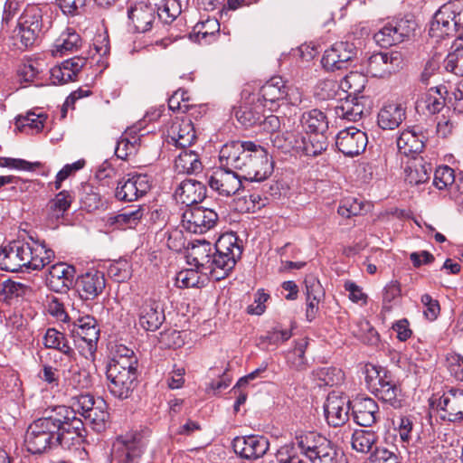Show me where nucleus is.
Returning a JSON list of instances; mask_svg holds the SVG:
<instances>
[{
	"mask_svg": "<svg viewBox=\"0 0 463 463\" xmlns=\"http://www.w3.org/2000/svg\"><path fill=\"white\" fill-rule=\"evenodd\" d=\"M28 427L24 443L32 454H41L52 446L65 449L79 445L84 436V424L67 406H56Z\"/></svg>",
	"mask_w": 463,
	"mask_h": 463,
	"instance_id": "f257e3e1",
	"label": "nucleus"
},
{
	"mask_svg": "<svg viewBox=\"0 0 463 463\" xmlns=\"http://www.w3.org/2000/svg\"><path fill=\"white\" fill-rule=\"evenodd\" d=\"M222 165L241 172L245 180L261 182L273 172V162L267 150L252 141H232L222 146L219 153Z\"/></svg>",
	"mask_w": 463,
	"mask_h": 463,
	"instance_id": "f03ea898",
	"label": "nucleus"
},
{
	"mask_svg": "<svg viewBox=\"0 0 463 463\" xmlns=\"http://www.w3.org/2000/svg\"><path fill=\"white\" fill-rule=\"evenodd\" d=\"M13 241L0 250V269L8 272L42 269L54 258L45 243L34 241Z\"/></svg>",
	"mask_w": 463,
	"mask_h": 463,
	"instance_id": "7ed1b4c3",
	"label": "nucleus"
},
{
	"mask_svg": "<svg viewBox=\"0 0 463 463\" xmlns=\"http://www.w3.org/2000/svg\"><path fill=\"white\" fill-rule=\"evenodd\" d=\"M326 117L319 109L302 114L300 125L295 130L291 151L300 156H317L327 147L326 138L322 134L327 128Z\"/></svg>",
	"mask_w": 463,
	"mask_h": 463,
	"instance_id": "20e7f679",
	"label": "nucleus"
},
{
	"mask_svg": "<svg viewBox=\"0 0 463 463\" xmlns=\"http://www.w3.org/2000/svg\"><path fill=\"white\" fill-rule=\"evenodd\" d=\"M52 10L48 5H28L13 30L12 38L19 49L33 46L52 26Z\"/></svg>",
	"mask_w": 463,
	"mask_h": 463,
	"instance_id": "39448f33",
	"label": "nucleus"
},
{
	"mask_svg": "<svg viewBox=\"0 0 463 463\" xmlns=\"http://www.w3.org/2000/svg\"><path fill=\"white\" fill-rule=\"evenodd\" d=\"M242 250L232 233L220 236L214 244V252L211 260L209 273L215 280L227 277L241 258Z\"/></svg>",
	"mask_w": 463,
	"mask_h": 463,
	"instance_id": "423d86ee",
	"label": "nucleus"
},
{
	"mask_svg": "<svg viewBox=\"0 0 463 463\" xmlns=\"http://www.w3.org/2000/svg\"><path fill=\"white\" fill-rule=\"evenodd\" d=\"M116 361L109 363L106 375L109 381L108 388L109 392L120 400L128 399L136 386L137 377V368L134 360Z\"/></svg>",
	"mask_w": 463,
	"mask_h": 463,
	"instance_id": "0eeeda50",
	"label": "nucleus"
},
{
	"mask_svg": "<svg viewBox=\"0 0 463 463\" xmlns=\"http://www.w3.org/2000/svg\"><path fill=\"white\" fill-rule=\"evenodd\" d=\"M366 383L375 396L393 408L402 406V394L400 387L388 374L387 371L378 370L372 365L366 368Z\"/></svg>",
	"mask_w": 463,
	"mask_h": 463,
	"instance_id": "6e6552de",
	"label": "nucleus"
},
{
	"mask_svg": "<svg viewBox=\"0 0 463 463\" xmlns=\"http://www.w3.org/2000/svg\"><path fill=\"white\" fill-rule=\"evenodd\" d=\"M146 448V440L140 432L120 435L113 443L110 463H138Z\"/></svg>",
	"mask_w": 463,
	"mask_h": 463,
	"instance_id": "1a4fd4ad",
	"label": "nucleus"
},
{
	"mask_svg": "<svg viewBox=\"0 0 463 463\" xmlns=\"http://www.w3.org/2000/svg\"><path fill=\"white\" fill-rule=\"evenodd\" d=\"M417 27L416 21L411 15L392 19L374 33V41L383 48L401 43L410 38Z\"/></svg>",
	"mask_w": 463,
	"mask_h": 463,
	"instance_id": "9d476101",
	"label": "nucleus"
},
{
	"mask_svg": "<svg viewBox=\"0 0 463 463\" xmlns=\"http://www.w3.org/2000/svg\"><path fill=\"white\" fill-rule=\"evenodd\" d=\"M326 439L315 431H297L291 441V463H310Z\"/></svg>",
	"mask_w": 463,
	"mask_h": 463,
	"instance_id": "9b49d317",
	"label": "nucleus"
},
{
	"mask_svg": "<svg viewBox=\"0 0 463 463\" xmlns=\"http://www.w3.org/2000/svg\"><path fill=\"white\" fill-rule=\"evenodd\" d=\"M221 165L208 179L210 188L219 195L230 197L236 194L242 186L241 175L234 168Z\"/></svg>",
	"mask_w": 463,
	"mask_h": 463,
	"instance_id": "f8f14e48",
	"label": "nucleus"
},
{
	"mask_svg": "<svg viewBox=\"0 0 463 463\" xmlns=\"http://www.w3.org/2000/svg\"><path fill=\"white\" fill-rule=\"evenodd\" d=\"M403 63L399 52H383L371 55L367 61V73L375 78H385L398 71Z\"/></svg>",
	"mask_w": 463,
	"mask_h": 463,
	"instance_id": "ddd939ff",
	"label": "nucleus"
},
{
	"mask_svg": "<svg viewBox=\"0 0 463 463\" xmlns=\"http://www.w3.org/2000/svg\"><path fill=\"white\" fill-rule=\"evenodd\" d=\"M218 220L217 213L209 208L194 205L182 217L183 226L190 232L203 233L212 229Z\"/></svg>",
	"mask_w": 463,
	"mask_h": 463,
	"instance_id": "4468645a",
	"label": "nucleus"
},
{
	"mask_svg": "<svg viewBox=\"0 0 463 463\" xmlns=\"http://www.w3.org/2000/svg\"><path fill=\"white\" fill-rule=\"evenodd\" d=\"M68 327L75 342L80 340L86 344L90 354L96 352L99 329L93 317L89 315L80 317L69 324Z\"/></svg>",
	"mask_w": 463,
	"mask_h": 463,
	"instance_id": "2eb2a0df",
	"label": "nucleus"
},
{
	"mask_svg": "<svg viewBox=\"0 0 463 463\" xmlns=\"http://www.w3.org/2000/svg\"><path fill=\"white\" fill-rule=\"evenodd\" d=\"M151 188L148 175L143 174L128 175L118 183L115 196L119 201L134 202L144 196Z\"/></svg>",
	"mask_w": 463,
	"mask_h": 463,
	"instance_id": "dca6fc26",
	"label": "nucleus"
},
{
	"mask_svg": "<svg viewBox=\"0 0 463 463\" xmlns=\"http://www.w3.org/2000/svg\"><path fill=\"white\" fill-rule=\"evenodd\" d=\"M368 143L365 132L349 127L338 132L335 137V146L340 152L347 156H354L364 152Z\"/></svg>",
	"mask_w": 463,
	"mask_h": 463,
	"instance_id": "f3484780",
	"label": "nucleus"
},
{
	"mask_svg": "<svg viewBox=\"0 0 463 463\" xmlns=\"http://www.w3.org/2000/svg\"><path fill=\"white\" fill-rule=\"evenodd\" d=\"M350 402L346 396L337 392L327 395L324 404L326 422L333 427L344 425L349 419Z\"/></svg>",
	"mask_w": 463,
	"mask_h": 463,
	"instance_id": "a211bd4d",
	"label": "nucleus"
},
{
	"mask_svg": "<svg viewBox=\"0 0 463 463\" xmlns=\"http://www.w3.org/2000/svg\"><path fill=\"white\" fill-rule=\"evenodd\" d=\"M232 448L243 458L257 459L267 453L269 442L266 437L260 435L236 437L232 441Z\"/></svg>",
	"mask_w": 463,
	"mask_h": 463,
	"instance_id": "6ab92c4d",
	"label": "nucleus"
},
{
	"mask_svg": "<svg viewBox=\"0 0 463 463\" xmlns=\"http://www.w3.org/2000/svg\"><path fill=\"white\" fill-rule=\"evenodd\" d=\"M437 408L444 420H463V391L453 388L448 390L439 399Z\"/></svg>",
	"mask_w": 463,
	"mask_h": 463,
	"instance_id": "aec40b11",
	"label": "nucleus"
},
{
	"mask_svg": "<svg viewBox=\"0 0 463 463\" xmlns=\"http://www.w3.org/2000/svg\"><path fill=\"white\" fill-rule=\"evenodd\" d=\"M137 315L140 326L146 331L157 330L165 319L163 305L155 297L143 300Z\"/></svg>",
	"mask_w": 463,
	"mask_h": 463,
	"instance_id": "412c9836",
	"label": "nucleus"
},
{
	"mask_svg": "<svg viewBox=\"0 0 463 463\" xmlns=\"http://www.w3.org/2000/svg\"><path fill=\"white\" fill-rule=\"evenodd\" d=\"M355 47L348 42H338L327 49L321 60L323 67L327 71L341 70L354 57Z\"/></svg>",
	"mask_w": 463,
	"mask_h": 463,
	"instance_id": "4be33fe9",
	"label": "nucleus"
},
{
	"mask_svg": "<svg viewBox=\"0 0 463 463\" xmlns=\"http://www.w3.org/2000/svg\"><path fill=\"white\" fill-rule=\"evenodd\" d=\"M80 297L85 300H92L103 292L106 286L104 273L90 269L78 277L75 282Z\"/></svg>",
	"mask_w": 463,
	"mask_h": 463,
	"instance_id": "5701e85b",
	"label": "nucleus"
},
{
	"mask_svg": "<svg viewBox=\"0 0 463 463\" xmlns=\"http://www.w3.org/2000/svg\"><path fill=\"white\" fill-rule=\"evenodd\" d=\"M75 269L63 262L52 265L46 277V284L54 292L65 293L73 285Z\"/></svg>",
	"mask_w": 463,
	"mask_h": 463,
	"instance_id": "b1692460",
	"label": "nucleus"
},
{
	"mask_svg": "<svg viewBox=\"0 0 463 463\" xmlns=\"http://www.w3.org/2000/svg\"><path fill=\"white\" fill-rule=\"evenodd\" d=\"M194 124L188 118L175 119L167 129V142L175 146L185 148L195 140Z\"/></svg>",
	"mask_w": 463,
	"mask_h": 463,
	"instance_id": "393cba45",
	"label": "nucleus"
},
{
	"mask_svg": "<svg viewBox=\"0 0 463 463\" xmlns=\"http://www.w3.org/2000/svg\"><path fill=\"white\" fill-rule=\"evenodd\" d=\"M303 284L307 301L306 317L308 321H312L318 313L325 291L317 277L312 273L306 275Z\"/></svg>",
	"mask_w": 463,
	"mask_h": 463,
	"instance_id": "a878e982",
	"label": "nucleus"
},
{
	"mask_svg": "<svg viewBox=\"0 0 463 463\" xmlns=\"http://www.w3.org/2000/svg\"><path fill=\"white\" fill-rule=\"evenodd\" d=\"M155 12L156 9L150 3L140 1L130 5L128 16L136 32L146 33L155 21Z\"/></svg>",
	"mask_w": 463,
	"mask_h": 463,
	"instance_id": "bb28decb",
	"label": "nucleus"
},
{
	"mask_svg": "<svg viewBox=\"0 0 463 463\" xmlns=\"http://www.w3.org/2000/svg\"><path fill=\"white\" fill-rule=\"evenodd\" d=\"M266 104L260 101V97L252 95L235 112L237 120L246 128L260 124L264 118Z\"/></svg>",
	"mask_w": 463,
	"mask_h": 463,
	"instance_id": "cd10ccee",
	"label": "nucleus"
},
{
	"mask_svg": "<svg viewBox=\"0 0 463 463\" xmlns=\"http://www.w3.org/2000/svg\"><path fill=\"white\" fill-rule=\"evenodd\" d=\"M175 199L186 206L197 205L206 196L205 185L194 179H185L175 190Z\"/></svg>",
	"mask_w": 463,
	"mask_h": 463,
	"instance_id": "c85d7f7f",
	"label": "nucleus"
},
{
	"mask_svg": "<svg viewBox=\"0 0 463 463\" xmlns=\"http://www.w3.org/2000/svg\"><path fill=\"white\" fill-rule=\"evenodd\" d=\"M86 61L85 58L76 56L62 61L60 65L54 66L50 71L52 82L53 84H65L75 80Z\"/></svg>",
	"mask_w": 463,
	"mask_h": 463,
	"instance_id": "c756f323",
	"label": "nucleus"
},
{
	"mask_svg": "<svg viewBox=\"0 0 463 463\" xmlns=\"http://www.w3.org/2000/svg\"><path fill=\"white\" fill-rule=\"evenodd\" d=\"M354 421L364 427H371L381 419L377 402L369 397L361 398L353 407Z\"/></svg>",
	"mask_w": 463,
	"mask_h": 463,
	"instance_id": "7c9ffc66",
	"label": "nucleus"
},
{
	"mask_svg": "<svg viewBox=\"0 0 463 463\" xmlns=\"http://www.w3.org/2000/svg\"><path fill=\"white\" fill-rule=\"evenodd\" d=\"M452 13L449 5H444L433 16L430 25L429 33L434 38H443L449 34L453 27L460 22V18L457 20V16L450 17Z\"/></svg>",
	"mask_w": 463,
	"mask_h": 463,
	"instance_id": "2f4dec72",
	"label": "nucleus"
},
{
	"mask_svg": "<svg viewBox=\"0 0 463 463\" xmlns=\"http://www.w3.org/2000/svg\"><path fill=\"white\" fill-rule=\"evenodd\" d=\"M425 136L415 127L403 130L397 138L398 151L406 156H414L424 147Z\"/></svg>",
	"mask_w": 463,
	"mask_h": 463,
	"instance_id": "473e14b6",
	"label": "nucleus"
},
{
	"mask_svg": "<svg viewBox=\"0 0 463 463\" xmlns=\"http://www.w3.org/2000/svg\"><path fill=\"white\" fill-rule=\"evenodd\" d=\"M214 252V246L206 241H198L191 248L187 261L189 264L194 265L197 269H201L205 273L209 271L211 267V260Z\"/></svg>",
	"mask_w": 463,
	"mask_h": 463,
	"instance_id": "72a5a7b5",
	"label": "nucleus"
},
{
	"mask_svg": "<svg viewBox=\"0 0 463 463\" xmlns=\"http://www.w3.org/2000/svg\"><path fill=\"white\" fill-rule=\"evenodd\" d=\"M405 118V109L397 103L384 105L378 112L377 124L383 129L392 130Z\"/></svg>",
	"mask_w": 463,
	"mask_h": 463,
	"instance_id": "f704fd0d",
	"label": "nucleus"
},
{
	"mask_svg": "<svg viewBox=\"0 0 463 463\" xmlns=\"http://www.w3.org/2000/svg\"><path fill=\"white\" fill-rule=\"evenodd\" d=\"M140 146V137L137 135V128H128L120 137L115 148V155L127 160L128 156L135 155Z\"/></svg>",
	"mask_w": 463,
	"mask_h": 463,
	"instance_id": "c9c22d12",
	"label": "nucleus"
},
{
	"mask_svg": "<svg viewBox=\"0 0 463 463\" xmlns=\"http://www.w3.org/2000/svg\"><path fill=\"white\" fill-rule=\"evenodd\" d=\"M287 87L280 77H272L263 86L256 97L260 98L263 104L269 102L271 105L277 100L283 99L287 96Z\"/></svg>",
	"mask_w": 463,
	"mask_h": 463,
	"instance_id": "e433bc0d",
	"label": "nucleus"
},
{
	"mask_svg": "<svg viewBox=\"0 0 463 463\" xmlns=\"http://www.w3.org/2000/svg\"><path fill=\"white\" fill-rule=\"evenodd\" d=\"M175 168L178 174H197L202 171L203 165L199 155L191 149L184 148L175 160Z\"/></svg>",
	"mask_w": 463,
	"mask_h": 463,
	"instance_id": "4c0bfd02",
	"label": "nucleus"
},
{
	"mask_svg": "<svg viewBox=\"0 0 463 463\" xmlns=\"http://www.w3.org/2000/svg\"><path fill=\"white\" fill-rule=\"evenodd\" d=\"M43 344L45 348L57 350L69 358L73 357L75 354L66 335L53 327L46 330L43 337Z\"/></svg>",
	"mask_w": 463,
	"mask_h": 463,
	"instance_id": "58836bf2",
	"label": "nucleus"
},
{
	"mask_svg": "<svg viewBox=\"0 0 463 463\" xmlns=\"http://www.w3.org/2000/svg\"><path fill=\"white\" fill-rule=\"evenodd\" d=\"M91 386L90 374L78 368H71L63 373L65 392H80Z\"/></svg>",
	"mask_w": 463,
	"mask_h": 463,
	"instance_id": "ea45409f",
	"label": "nucleus"
},
{
	"mask_svg": "<svg viewBox=\"0 0 463 463\" xmlns=\"http://www.w3.org/2000/svg\"><path fill=\"white\" fill-rule=\"evenodd\" d=\"M432 173L430 164L422 159L413 162L405 168V181L410 184H420L426 183Z\"/></svg>",
	"mask_w": 463,
	"mask_h": 463,
	"instance_id": "a19ab883",
	"label": "nucleus"
},
{
	"mask_svg": "<svg viewBox=\"0 0 463 463\" xmlns=\"http://www.w3.org/2000/svg\"><path fill=\"white\" fill-rule=\"evenodd\" d=\"M145 209L138 206L136 209L124 210L122 213L109 217L110 224L115 225L118 229L135 228L144 216Z\"/></svg>",
	"mask_w": 463,
	"mask_h": 463,
	"instance_id": "79ce46f5",
	"label": "nucleus"
},
{
	"mask_svg": "<svg viewBox=\"0 0 463 463\" xmlns=\"http://www.w3.org/2000/svg\"><path fill=\"white\" fill-rule=\"evenodd\" d=\"M377 439L378 436L372 430H354L350 434L352 449L360 453H369Z\"/></svg>",
	"mask_w": 463,
	"mask_h": 463,
	"instance_id": "37998d69",
	"label": "nucleus"
},
{
	"mask_svg": "<svg viewBox=\"0 0 463 463\" xmlns=\"http://www.w3.org/2000/svg\"><path fill=\"white\" fill-rule=\"evenodd\" d=\"M107 403L103 399L98 398L96 405L83 416L92 429L100 432L106 429V424L109 420V412L107 411Z\"/></svg>",
	"mask_w": 463,
	"mask_h": 463,
	"instance_id": "c03bdc74",
	"label": "nucleus"
},
{
	"mask_svg": "<svg viewBox=\"0 0 463 463\" xmlns=\"http://www.w3.org/2000/svg\"><path fill=\"white\" fill-rule=\"evenodd\" d=\"M314 455L310 463H347L344 453L338 451L329 439Z\"/></svg>",
	"mask_w": 463,
	"mask_h": 463,
	"instance_id": "a18cd8bd",
	"label": "nucleus"
},
{
	"mask_svg": "<svg viewBox=\"0 0 463 463\" xmlns=\"http://www.w3.org/2000/svg\"><path fill=\"white\" fill-rule=\"evenodd\" d=\"M220 30V24L216 19H206L205 21L196 24L191 33V38H194L198 43H209L210 39L215 36V33Z\"/></svg>",
	"mask_w": 463,
	"mask_h": 463,
	"instance_id": "49530a36",
	"label": "nucleus"
},
{
	"mask_svg": "<svg viewBox=\"0 0 463 463\" xmlns=\"http://www.w3.org/2000/svg\"><path fill=\"white\" fill-rule=\"evenodd\" d=\"M366 81L367 80L364 74L351 71L340 81V85L343 91L348 93L349 96L353 95L354 99L357 100V96L363 92Z\"/></svg>",
	"mask_w": 463,
	"mask_h": 463,
	"instance_id": "de8ad7c7",
	"label": "nucleus"
},
{
	"mask_svg": "<svg viewBox=\"0 0 463 463\" xmlns=\"http://www.w3.org/2000/svg\"><path fill=\"white\" fill-rule=\"evenodd\" d=\"M442 89L445 87L431 88L419 101V106L423 105L430 114L439 113L445 105V99L441 94Z\"/></svg>",
	"mask_w": 463,
	"mask_h": 463,
	"instance_id": "09e8293b",
	"label": "nucleus"
},
{
	"mask_svg": "<svg viewBox=\"0 0 463 463\" xmlns=\"http://www.w3.org/2000/svg\"><path fill=\"white\" fill-rule=\"evenodd\" d=\"M355 99H346L341 104L335 106V113L336 117L349 121L359 120L364 114V107Z\"/></svg>",
	"mask_w": 463,
	"mask_h": 463,
	"instance_id": "8fccbe9b",
	"label": "nucleus"
},
{
	"mask_svg": "<svg viewBox=\"0 0 463 463\" xmlns=\"http://www.w3.org/2000/svg\"><path fill=\"white\" fill-rule=\"evenodd\" d=\"M81 44L80 36L71 29L62 33L54 43L55 51L61 55L77 51Z\"/></svg>",
	"mask_w": 463,
	"mask_h": 463,
	"instance_id": "3c124183",
	"label": "nucleus"
},
{
	"mask_svg": "<svg viewBox=\"0 0 463 463\" xmlns=\"http://www.w3.org/2000/svg\"><path fill=\"white\" fill-rule=\"evenodd\" d=\"M46 115L40 113L35 114L34 112L29 111L24 116H18L16 118L17 128L24 131L26 128L32 130L33 133H39L43 128V124L46 120Z\"/></svg>",
	"mask_w": 463,
	"mask_h": 463,
	"instance_id": "603ef678",
	"label": "nucleus"
},
{
	"mask_svg": "<svg viewBox=\"0 0 463 463\" xmlns=\"http://www.w3.org/2000/svg\"><path fill=\"white\" fill-rule=\"evenodd\" d=\"M71 203V194L70 192L63 190L57 194L55 197L49 202L48 205L52 216L59 219L69 210Z\"/></svg>",
	"mask_w": 463,
	"mask_h": 463,
	"instance_id": "864d4df0",
	"label": "nucleus"
},
{
	"mask_svg": "<svg viewBox=\"0 0 463 463\" xmlns=\"http://www.w3.org/2000/svg\"><path fill=\"white\" fill-rule=\"evenodd\" d=\"M266 199H263L258 193H251L236 201V209L243 213H254L265 205Z\"/></svg>",
	"mask_w": 463,
	"mask_h": 463,
	"instance_id": "5fc2aeb1",
	"label": "nucleus"
},
{
	"mask_svg": "<svg viewBox=\"0 0 463 463\" xmlns=\"http://www.w3.org/2000/svg\"><path fill=\"white\" fill-rule=\"evenodd\" d=\"M340 90H342L340 83L335 80L327 79L321 80L317 85L315 95L321 100L334 99L339 96Z\"/></svg>",
	"mask_w": 463,
	"mask_h": 463,
	"instance_id": "6e6d98bb",
	"label": "nucleus"
},
{
	"mask_svg": "<svg viewBox=\"0 0 463 463\" xmlns=\"http://www.w3.org/2000/svg\"><path fill=\"white\" fill-rule=\"evenodd\" d=\"M181 14L179 0H163L157 7L158 17L165 24L172 23Z\"/></svg>",
	"mask_w": 463,
	"mask_h": 463,
	"instance_id": "4d7b16f0",
	"label": "nucleus"
},
{
	"mask_svg": "<svg viewBox=\"0 0 463 463\" xmlns=\"http://www.w3.org/2000/svg\"><path fill=\"white\" fill-rule=\"evenodd\" d=\"M392 423L402 443L409 444L411 440V433L414 428L413 418L411 416L400 415L392 420Z\"/></svg>",
	"mask_w": 463,
	"mask_h": 463,
	"instance_id": "13d9d810",
	"label": "nucleus"
},
{
	"mask_svg": "<svg viewBox=\"0 0 463 463\" xmlns=\"http://www.w3.org/2000/svg\"><path fill=\"white\" fill-rule=\"evenodd\" d=\"M319 385L334 386L338 385L344 381L345 374L343 371L335 367H325L317 372Z\"/></svg>",
	"mask_w": 463,
	"mask_h": 463,
	"instance_id": "bf43d9fd",
	"label": "nucleus"
},
{
	"mask_svg": "<svg viewBox=\"0 0 463 463\" xmlns=\"http://www.w3.org/2000/svg\"><path fill=\"white\" fill-rule=\"evenodd\" d=\"M96 401L90 393H80L72 396L71 406L68 408L73 411L75 416L78 412L83 417L96 405Z\"/></svg>",
	"mask_w": 463,
	"mask_h": 463,
	"instance_id": "052dcab7",
	"label": "nucleus"
},
{
	"mask_svg": "<svg viewBox=\"0 0 463 463\" xmlns=\"http://www.w3.org/2000/svg\"><path fill=\"white\" fill-rule=\"evenodd\" d=\"M364 207L363 201L354 197L344 198L338 206L337 213L339 215L345 218H350L352 216H357L361 214Z\"/></svg>",
	"mask_w": 463,
	"mask_h": 463,
	"instance_id": "680f3d73",
	"label": "nucleus"
},
{
	"mask_svg": "<svg viewBox=\"0 0 463 463\" xmlns=\"http://www.w3.org/2000/svg\"><path fill=\"white\" fill-rule=\"evenodd\" d=\"M358 330L354 329L353 335L358 339L370 345H374L379 340L378 333L366 320H360L357 322Z\"/></svg>",
	"mask_w": 463,
	"mask_h": 463,
	"instance_id": "e2e57ef3",
	"label": "nucleus"
},
{
	"mask_svg": "<svg viewBox=\"0 0 463 463\" xmlns=\"http://www.w3.org/2000/svg\"><path fill=\"white\" fill-rule=\"evenodd\" d=\"M444 61L448 71L463 76V47H458L449 52Z\"/></svg>",
	"mask_w": 463,
	"mask_h": 463,
	"instance_id": "0e129e2a",
	"label": "nucleus"
},
{
	"mask_svg": "<svg viewBox=\"0 0 463 463\" xmlns=\"http://www.w3.org/2000/svg\"><path fill=\"white\" fill-rule=\"evenodd\" d=\"M455 181L454 170L448 165L439 166L435 170L433 184L441 190Z\"/></svg>",
	"mask_w": 463,
	"mask_h": 463,
	"instance_id": "69168bd1",
	"label": "nucleus"
},
{
	"mask_svg": "<svg viewBox=\"0 0 463 463\" xmlns=\"http://www.w3.org/2000/svg\"><path fill=\"white\" fill-rule=\"evenodd\" d=\"M0 166L24 171H33L41 166L40 162H28L24 159L0 156Z\"/></svg>",
	"mask_w": 463,
	"mask_h": 463,
	"instance_id": "338daca9",
	"label": "nucleus"
},
{
	"mask_svg": "<svg viewBox=\"0 0 463 463\" xmlns=\"http://www.w3.org/2000/svg\"><path fill=\"white\" fill-rule=\"evenodd\" d=\"M176 284L179 288H195L200 284L199 272L193 269L181 270L176 276Z\"/></svg>",
	"mask_w": 463,
	"mask_h": 463,
	"instance_id": "774afa93",
	"label": "nucleus"
}]
</instances>
